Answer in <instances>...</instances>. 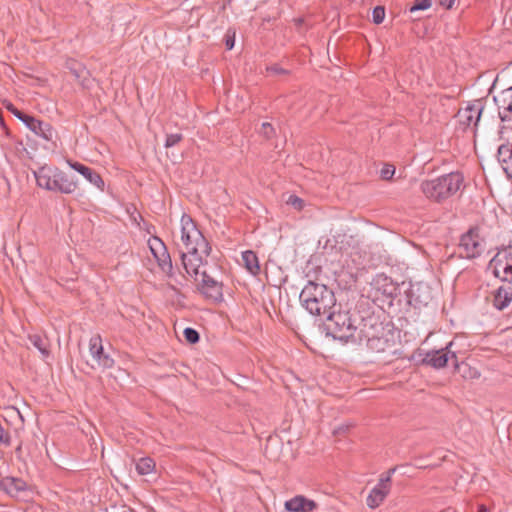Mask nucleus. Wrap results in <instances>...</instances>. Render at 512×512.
<instances>
[{"mask_svg": "<svg viewBox=\"0 0 512 512\" xmlns=\"http://www.w3.org/2000/svg\"><path fill=\"white\" fill-rule=\"evenodd\" d=\"M455 1H456V0H440V1H439V4H440L442 7L446 8V9H451V8L453 7V5H454Z\"/></svg>", "mask_w": 512, "mask_h": 512, "instance_id": "obj_39", "label": "nucleus"}, {"mask_svg": "<svg viewBox=\"0 0 512 512\" xmlns=\"http://www.w3.org/2000/svg\"><path fill=\"white\" fill-rule=\"evenodd\" d=\"M300 301L312 315H328L335 307L334 292L324 284L308 282L300 293Z\"/></svg>", "mask_w": 512, "mask_h": 512, "instance_id": "obj_3", "label": "nucleus"}, {"mask_svg": "<svg viewBox=\"0 0 512 512\" xmlns=\"http://www.w3.org/2000/svg\"><path fill=\"white\" fill-rule=\"evenodd\" d=\"M67 68L70 70V72L77 80H79L85 73V68L83 67V65L74 60L67 62Z\"/></svg>", "mask_w": 512, "mask_h": 512, "instance_id": "obj_27", "label": "nucleus"}, {"mask_svg": "<svg viewBox=\"0 0 512 512\" xmlns=\"http://www.w3.org/2000/svg\"><path fill=\"white\" fill-rule=\"evenodd\" d=\"M359 339L355 343H366V346L373 352L381 353L391 348L392 344L388 338L390 330H387L383 323L373 314L366 313L363 327H360Z\"/></svg>", "mask_w": 512, "mask_h": 512, "instance_id": "obj_4", "label": "nucleus"}, {"mask_svg": "<svg viewBox=\"0 0 512 512\" xmlns=\"http://www.w3.org/2000/svg\"><path fill=\"white\" fill-rule=\"evenodd\" d=\"M478 512H488V509L485 505H480L478 508Z\"/></svg>", "mask_w": 512, "mask_h": 512, "instance_id": "obj_40", "label": "nucleus"}, {"mask_svg": "<svg viewBox=\"0 0 512 512\" xmlns=\"http://www.w3.org/2000/svg\"><path fill=\"white\" fill-rule=\"evenodd\" d=\"M395 173V167L390 164H386L380 171L381 178L383 180H390Z\"/></svg>", "mask_w": 512, "mask_h": 512, "instance_id": "obj_35", "label": "nucleus"}, {"mask_svg": "<svg viewBox=\"0 0 512 512\" xmlns=\"http://www.w3.org/2000/svg\"><path fill=\"white\" fill-rule=\"evenodd\" d=\"M463 175L452 172L421 183V191L430 200L441 202L454 195L463 184Z\"/></svg>", "mask_w": 512, "mask_h": 512, "instance_id": "obj_5", "label": "nucleus"}, {"mask_svg": "<svg viewBox=\"0 0 512 512\" xmlns=\"http://www.w3.org/2000/svg\"><path fill=\"white\" fill-rule=\"evenodd\" d=\"M89 352L99 368L109 369L114 365V360L110 355L104 353L100 335H94L90 338Z\"/></svg>", "mask_w": 512, "mask_h": 512, "instance_id": "obj_10", "label": "nucleus"}, {"mask_svg": "<svg viewBox=\"0 0 512 512\" xmlns=\"http://www.w3.org/2000/svg\"><path fill=\"white\" fill-rule=\"evenodd\" d=\"M5 108L11 112L15 117H17L19 120L22 121V119H24V117L26 116L25 113L21 112L20 110H18L12 103H7L5 105Z\"/></svg>", "mask_w": 512, "mask_h": 512, "instance_id": "obj_37", "label": "nucleus"}, {"mask_svg": "<svg viewBox=\"0 0 512 512\" xmlns=\"http://www.w3.org/2000/svg\"><path fill=\"white\" fill-rule=\"evenodd\" d=\"M372 17L375 24H381L385 18V8L383 6H376L373 9Z\"/></svg>", "mask_w": 512, "mask_h": 512, "instance_id": "obj_32", "label": "nucleus"}, {"mask_svg": "<svg viewBox=\"0 0 512 512\" xmlns=\"http://www.w3.org/2000/svg\"><path fill=\"white\" fill-rule=\"evenodd\" d=\"M183 135L181 133L167 134L165 140V147L171 148L181 142Z\"/></svg>", "mask_w": 512, "mask_h": 512, "instance_id": "obj_31", "label": "nucleus"}, {"mask_svg": "<svg viewBox=\"0 0 512 512\" xmlns=\"http://www.w3.org/2000/svg\"><path fill=\"white\" fill-rule=\"evenodd\" d=\"M0 443L5 446L11 445V437L7 430L0 424Z\"/></svg>", "mask_w": 512, "mask_h": 512, "instance_id": "obj_36", "label": "nucleus"}, {"mask_svg": "<svg viewBox=\"0 0 512 512\" xmlns=\"http://www.w3.org/2000/svg\"><path fill=\"white\" fill-rule=\"evenodd\" d=\"M285 508L287 512H308L309 510H315L316 504L302 496H296L293 499L286 501Z\"/></svg>", "mask_w": 512, "mask_h": 512, "instance_id": "obj_22", "label": "nucleus"}, {"mask_svg": "<svg viewBox=\"0 0 512 512\" xmlns=\"http://www.w3.org/2000/svg\"><path fill=\"white\" fill-rule=\"evenodd\" d=\"M451 357H452V358H454V359H456V355H455V353H452V354H451Z\"/></svg>", "mask_w": 512, "mask_h": 512, "instance_id": "obj_42", "label": "nucleus"}, {"mask_svg": "<svg viewBox=\"0 0 512 512\" xmlns=\"http://www.w3.org/2000/svg\"><path fill=\"white\" fill-rule=\"evenodd\" d=\"M54 192L71 194L77 189V181L65 172L57 169L54 179Z\"/></svg>", "mask_w": 512, "mask_h": 512, "instance_id": "obj_17", "label": "nucleus"}, {"mask_svg": "<svg viewBox=\"0 0 512 512\" xmlns=\"http://www.w3.org/2000/svg\"><path fill=\"white\" fill-rule=\"evenodd\" d=\"M431 7V0H415L409 8L410 13L426 10Z\"/></svg>", "mask_w": 512, "mask_h": 512, "instance_id": "obj_29", "label": "nucleus"}, {"mask_svg": "<svg viewBox=\"0 0 512 512\" xmlns=\"http://www.w3.org/2000/svg\"><path fill=\"white\" fill-rule=\"evenodd\" d=\"M27 488V483L18 477L6 476L0 479V490L12 498H21Z\"/></svg>", "mask_w": 512, "mask_h": 512, "instance_id": "obj_13", "label": "nucleus"}, {"mask_svg": "<svg viewBox=\"0 0 512 512\" xmlns=\"http://www.w3.org/2000/svg\"><path fill=\"white\" fill-rule=\"evenodd\" d=\"M482 110L483 105L480 101L468 104L465 108H461L457 113L459 123L464 127H470L472 125L477 126Z\"/></svg>", "mask_w": 512, "mask_h": 512, "instance_id": "obj_11", "label": "nucleus"}, {"mask_svg": "<svg viewBox=\"0 0 512 512\" xmlns=\"http://www.w3.org/2000/svg\"><path fill=\"white\" fill-rule=\"evenodd\" d=\"M68 163L72 169L83 175L90 183L101 190L103 189L104 181L99 173L79 162L72 163L69 161Z\"/></svg>", "mask_w": 512, "mask_h": 512, "instance_id": "obj_20", "label": "nucleus"}, {"mask_svg": "<svg viewBox=\"0 0 512 512\" xmlns=\"http://www.w3.org/2000/svg\"><path fill=\"white\" fill-rule=\"evenodd\" d=\"M497 157L507 177L512 179V144L507 143L500 145Z\"/></svg>", "mask_w": 512, "mask_h": 512, "instance_id": "obj_21", "label": "nucleus"}, {"mask_svg": "<svg viewBox=\"0 0 512 512\" xmlns=\"http://www.w3.org/2000/svg\"><path fill=\"white\" fill-rule=\"evenodd\" d=\"M57 168H52L49 166H43L35 172V178L37 185L41 188H44L48 191H53L54 189V179L56 177Z\"/></svg>", "mask_w": 512, "mask_h": 512, "instance_id": "obj_19", "label": "nucleus"}, {"mask_svg": "<svg viewBox=\"0 0 512 512\" xmlns=\"http://www.w3.org/2000/svg\"><path fill=\"white\" fill-rule=\"evenodd\" d=\"M485 250V241L478 228H471L463 234L459 243V254L463 258L473 259Z\"/></svg>", "mask_w": 512, "mask_h": 512, "instance_id": "obj_6", "label": "nucleus"}, {"mask_svg": "<svg viewBox=\"0 0 512 512\" xmlns=\"http://www.w3.org/2000/svg\"><path fill=\"white\" fill-rule=\"evenodd\" d=\"M308 512H314V510H309Z\"/></svg>", "mask_w": 512, "mask_h": 512, "instance_id": "obj_43", "label": "nucleus"}, {"mask_svg": "<svg viewBox=\"0 0 512 512\" xmlns=\"http://www.w3.org/2000/svg\"><path fill=\"white\" fill-rule=\"evenodd\" d=\"M181 241L184 246L180 250L182 265L188 275L197 277L199 268L206 263L204 257L211 253V246L187 214L181 217Z\"/></svg>", "mask_w": 512, "mask_h": 512, "instance_id": "obj_1", "label": "nucleus"}, {"mask_svg": "<svg viewBox=\"0 0 512 512\" xmlns=\"http://www.w3.org/2000/svg\"><path fill=\"white\" fill-rule=\"evenodd\" d=\"M512 301V289L500 286L493 294V306L498 310H504Z\"/></svg>", "mask_w": 512, "mask_h": 512, "instance_id": "obj_23", "label": "nucleus"}, {"mask_svg": "<svg viewBox=\"0 0 512 512\" xmlns=\"http://www.w3.org/2000/svg\"><path fill=\"white\" fill-rule=\"evenodd\" d=\"M235 43V32H232L230 30L227 31L225 35V45L228 50H231L234 47Z\"/></svg>", "mask_w": 512, "mask_h": 512, "instance_id": "obj_38", "label": "nucleus"}, {"mask_svg": "<svg viewBox=\"0 0 512 512\" xmlns=\"http://www.w3.org/2000/svg\"><path fill=\"white\" fill-rule=\"evenodd\" d=\"M183 334H184L185 340L190 344H195L200 339L199 333L195 329L190 328V327L185 328Z\"/></svg>", "mask_w": 512, "mask_h": 512, "instance_id": "obj_30", "label": "nucleus"}, {"mask_svg": "<svg viewBox=\"0 0 512 512\" xmlns=\"http://www.w3.org/2000/svg\"><path fill=\"white\" fill-rule=\"evenodd\" d=\"M390 475L381 478L378 484L371 490L367 497V505L375 509L381 505L390 491Z\"/></svg>", "mask_w": 512, "mask_h": 512, "instance_id": "obj_14", "label": "nucleus"}, {"mask_svg": "<svg viewBox=\"0 0 512 512\" xmlns=\"http://www.w3.org/2000/svg\"><path fill=\"white\" fill-rule=\"evenodd\" d=\"M344 431H345L344 427H338V429L335 430V433H340V432H344Z\"/></svg>", "mask_w": 512, "mask_h": 512, "instance_id": "obj_41", "label": "nucleus"}, {"mask_svg": "<svg viewBox=\"0 0 512 512\" xmlns=\"http://www.w3.org/2000/svg\"><path fill=\"white\" fill-rule=\"evenodd\" d=\"M22 122L25 123V125L36 135L41 136L47 141L52 140L54 136V130L49 123L40 121L27 114L24 119H22Z\"/></svg>", "mask_w": 512, "mask_h": 512, "instance_id": "obj_15", "label": "nucleus"}, {"mask_svg": "<svg viewBox=\"0 0 512 512\" xmlns=\"http://www.w3.org/2000/svg\"><path fill=\"white\" fill-rule=\"evenodd\" d=\"M242 259L245 267L251 274L257 275L259 273L260 266L258 262V257L253 251L248 250L243 252Z\"/></svg>", "mask_w": 512, "mask_h": 512, "instance_id": "obj_25", "label": "nucleus"}, {"mask_svg": "<svg viewBox=\"0 0 512 512\" xmlns=\"http://www.w3.org/2000/svg\"><path fill=\"white\" fill-rule=\"evenodd\" d=\"M371 289L375 291L374 298L381 296L393 297L396 294V286L392 279L384 274H377L370 283Z\"/></svg>", "mask_w": 512, "mask_h": 512, "instance_id": "obj_12", "label": "nucleus"}, {"mask_svg": "<svg viewBox=\"0 0 512 512\" xmlns=\"http://www.w3.org/2000/svg\"><path fill=\"white\" fill-rule=\"evenodd\" d=\"M149 247L160 269L168 276H172V260L162 240L158 237H153L149 240Z\"/></svg>", "mask_w": 512, "mask_h": 512, "instance_id": "obj_9", "label": "nucleus"}, {"mask_svg": "<svg viewBox=\"0 0 512 512\" xmlns=\"http://www.w3.org/2000/svg\"><path fill=\"white\" fill-rule=\"evenodd\" d=\"M189 276L194 278L198 289L206 298L213 300H220L222 298V283L209 276L206 271L199 270L197 279L195 275Z\"/></svg>", "mask_w": 512, "mask_h": 512, "instance_id": "obj_8", "label": "nucleus"}, {"mask_svg": "<svg viewBox=\"0 0 512 512\" xmlns=\"http://www.w3.org/2000/svg\"><path fill=\"white\" fill-rule=\"evenodd\" d=\"M494 275L502 281L512 282V246L498 252L491 261Z\"/></svg>", "mask_w": 512, "mask_h": 512, "instance_id": "obj_7", "label": "nucleus"}, {"mask_svg": "<svg viewBox=\"0 0 512 512\" xmlns=\"http://www.w3.org/2000/svg\"><path fill=\"white\" fill-rule=\"evenodd\" d=\"M450 346H452V342H450L445 348L427 352L423 362L437 369L445 367L450 355Z\"/></svg>", "mask_w": 512, "mask_h": 512, "instance_id": "obj_16", "label": "nucleus"}, {"mask_svg": "<svg viewBox=\"0 0 512 512\" xmlns=\"http://www.w3.org/2000/svg\"><path fill=\"white\" fill-rule=\"evenodd\" d=\"M260 134L266 139H271L275 135V129L270 123L264 122L261 125Z\"/></svg>", "mask_w": 512, "mask_h": 512, "instance_id": "obj_33", "label": "nucleus"}, {"mask_svg": "<svg viewBox=\"0 0 512 512\" xmlns=\"http://www.w3.org/2000/svg\"><path fill=\"white\" fill-rule=\"evenodd\" d=\"M31 344L40 352L42 358L46 359L50 356V342L45 335L31 333L28 335Z\"/></svg>", "mask_w": 512, "mask_h": 512, "instance_id": "obj_24", "label": "nucleus"}, {"mask_svg": "<svg viewBox=\"0 0 512 512\" xmlns=\"http://www.w3.org/2000/svg\"><path fill=\"white\" fill-rule=\"evenodd\" d=\"M155 468V462L152 458H141L136 464V470L140 475H148Z\"/></svg>", "mask_w": 512, "mask_h": 512, "instance_id": "obj_26", "label": "nucleus"}, {"mask_svg": "<svg viewBox=\"0 0 512 512\" xmlns=\"http://www.w3.org/2000/svg\"><path fill=\"white\" fill-rule=\"evenodd\" d=\"M286 203L288 205H291L292 207H294L296 210L300 211L303 209L304 207V201L303 199H301L300 197H298L297 195H290L286 201Z\"/></svg>", "mask_w": 512, "mask_h": 512, "instance_id": "obj_34", "label": "nucleus"}, {"mask_svg": "<svg viewBox=\"0 0 512 512\" xmlns=\"http://www.w3.org/2000/svg\"><path fill=\"white\" fill-rule=\"evenodd\" d=\"M366 315L358 310L330 311L327 315V334L344 343H355L359 339L360 327H363Z\"/></svg>", "mask_w": 512, "mask_h": 512, "instance_id": "obj_2", "label": "nucleus"}, {"mask_svg": "<svg viewBox=\"0 0 512 512\" xmlns=\"http://www.w3.org/2000/svg\"><path fill=\"white\" fill-rule=\"evenodd\" d=\"M266 71L271 76H288L290 75V70L281 67L279 64H272L267 66Z\"/></svg>", "mask_w": 512, "mask_h": 512, "instance_id": "obj_28", "label": "nucleus"}, {"mask_svg": "<svg viewBox=\"0 0 512 512\" xmlns=\"http://www.w3.org/2000/svg\"><path fill=\"white\" fill-rule=\"evenodd\" d=\"M499 114L503 121L512 117V86L503 90L497 97H495Z\"/></svg>", "mask_w": 512, "mask_h": 512, "instance_id": "obj_18", "label": "nucleus"}]
</instances>
